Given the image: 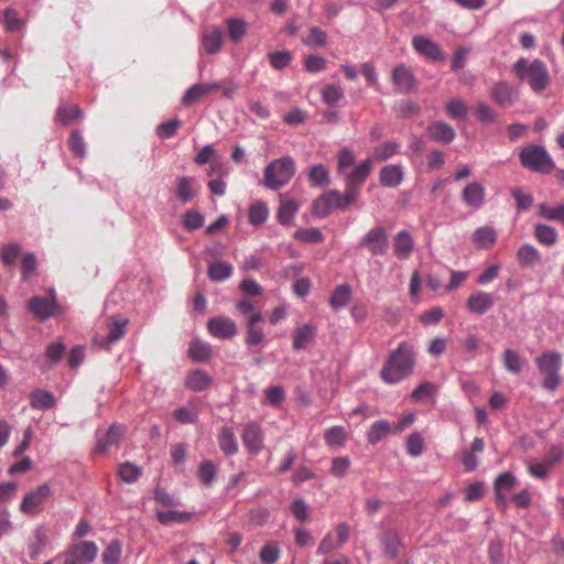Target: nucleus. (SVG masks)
<instances>
[{
    "label": "nucleus",
    "mask_w": 564,
    "mask_h": 564,
    "mask_svg": "<svg viewBox=\"0 0 564 564\" xmlns=\"http://www.w3.org/2000/svg\"><path fill=\"white\" fill-rule=\"evenodd\" d=\"M21 253V246L18 242L6 245L1 248L0 259L7 267H13Z\"/></svg>",
    "instance_id": "nucleus-52"
},
{
    "label": "nucleus",
    "mask_w": 564,
    "mask_h": 564,
    "mask_svg": "<svg viewBox=\"0 0 564 564\" xmlns=\"http://www.w3.org/2000/svg\"><path fill=\"white\" fill-rule=\"evenodd\" d=\"M426 133L430 139L444 144L451 143L456 137V132L453 127L444 121L432 122L427 127Z\"/></svg>",
    "instance_id": "nucleus-23"
},
{
    "label": "nucleus",
    "mask_w": 564,
    "mask_h": 564,
    "mask_svg": "<svg viewBox=\"0 0 564 564\" xmlns=\"http://www.w3.org/2000/svg\"><path fill=\"white\" fill-rule=\"evenodd\" d=\"M207 328L209 333L219 339H229L236 336L237 325L227 316H216L208 321Z\"/></svg>",
    "instance_id": "nucleus-13"
},
{
    "label": "nucleus",
    "mask_w": 564,
    "mask_h": 564,
    "mask_svg": "<svg viewBox=\"0 0 564 564\" xmlns=\"http://www.w3.org/2000/svg\"><path fill=\"white\" fill-rule=\"evenodd\" d=\"M400 144L395 141H388L375 149L373 155L379 161H387L399 153Z\"/></svg>",
    "instance_id": "nucleus-55"
},
{
    "label": "nucleus",
    "mask_w": 564,
    "mask_h": 564,
    "mask_svg": "<svg viewBox=\"0 0 564 564\" xmlns=\"http://www.w3.org/2000/svg\"><path fill=\"white\" fill-rule=\"evenodd\" d=\"M224 36L220 26L206 28L200 36V50L208 55L217 54L223 47Z\"/></svg>",
    "instance_id": "nucleus-12"
},
{
    "label": "nucleus",
    "mask_w": 564,
    "mask_h": 564,
    "mask_svg": "<svg viewBox=\"0 0 564 564\" xmlns=\"http://www.w3.org/2000/svg\"><path fill=\"white\" fill-rule=\"evenodd\" d=\"M445 108L448 116L453 119H465L467 117V106L459 98L451 99Z\"/></svg>",
    "instance_id": "nucleus-60"
},
{
    "label": "nucleus",
    "mask_w": 564,
    "mask_h": 564,
    "mask_svg": "<svg viewBox=\"0 0 564 564\" xmlns=\"http://www.w3.org/2000/svg\"><path fill=\"white\" fill-rule=\"evenodd\" d=\"M539 371L543 375L542 387L554 392L561 384L562 355L554 350H546L535 359Z\"/></svg>",
    "instance_id": "nucleus-5"
},
{
    "label": "nucleus",
    "mask_w": 564,
    "mask_h": 564,
    "mask_svg": "<svg viewBox=\"0 0 564 564\" xmlns=\"http://www.w3.org/2000/svg\"><path fill=\"white\" fill-rule=\"evenodd\" d=\"M72 153L77 158H85L87 153L86 142L79 130H73L68 140Z\"/></svg>",
    "instance_id": "nucleus-51"
},
{
    "label": "nucleus",
    "mask_w": 564,
    "mask_h": 564,
    "mask_svg": "<svg viewBox=\"0 0 564 564\" xmlns=\"http://www.w3.org/2000/svg\"><path fill=\"white\" fill-rule=\"evenodd\" d=\"M414 50L425 58L437 62L443 61L445 55L442 53L438 44L424 35H416L412 39Z\"/></svg>",
    "instance_id": "nucleus-15"
},
{
    "label": "nucleus",
    "mask_w": 564,
    "mask_h": 564,
    "mask_svg": "<svg viewBox=\"0 0 564 564\" xmlns=\"http://www.w3.org/2000/svg\"><path fill=\"white\" fill-rule=\"evenodd\" d=\"M539 215L547 220L564 223V203L555 207L541 203L539 205Z\"/></svg>",
    "instance_id": "nucleus-48"
},
{
    "label": "nucleus",
    "mask_w": 564,
    "mask_h": 564,
    "mask_svg": "<svg viewBox=\"0 0 564 564\" xmlns=\"http://www.w3.org/2000/svg\"><path fill=\"white\" fill-rule=\"evenodd\" d=\"M351 299V288L348 284L337 285L330 294L329 305L339 310L348 305Z\"/></svg>",
    "instance_id": "nucleus-36"
},
{
    "label": "nucleus",
    "mask_w": 564,
    "mask_h": 564,
    "mask_svg": "<svg viewBox=\"0 0 564 564\" xmlns=\"http://www.w3.org/2000/svg\"><path fill=\"white\" fill-rule=\"evenodd\" d=\"M204 220V215L197 210H188L183 216V225L189 231L202 228Z\"/></svg>",
    "instance_id": "nucleus-63"
},
{
    "label": "nucleus",
    "mask_w": 564,
    "mask_h": 564,
    "mask_svg": "<svg viewBox=\"0 0 564 564\" xmlns=\"http://www.w3.org/2000/svg\"><path fill=\"white\" fill-rule=\"evenodd\" d=\"M128 325V318L123 316H116L109 324L108 334L105 337V343L111 345L123 337L126 327Z\"/></svg>",
    "instance_id": "nucleus-35"
},
{
    "label": "nucleus",
    "mask_w": 564,
    "mask_h": 564,
    "mask_svg": "<svg viewBox=\"0 0 564 564\" xmlns=\"http://www.w3.org/2000/svg\"><path fill=\"white\" fill-rule=\"evenodd\" d=\"M241 440L249 453L258 455L264 447V436L260 424L249 422L245 425Z\"/></svg>",
    "instance_id": "nucleus-11"
},
{
    "label": "nucleus",
    "mask_w": 564,
    "mask_h": 564,
    "mask_svg": "<svg viewBox=\"0 0 564 564\" xmlns=\"http://www.w3.org/2000/svg\"><path fill=\"white\" fill-rule=\"evenodd\" d=\"M299 210V204L293 199H282L279 210L278 219L282 225H290Z\"/></svg>",
    "instance_id": "nucleus-42"
},
{
    "label": "nucleus",
    "mask_w": 564,
    "mask_h": 564,
    "mask_svg": "<svg viewBox=\"0 0 564 564\" xmlns=\"http://www.w3.org/2000/svg\"><path fill=\"white\" fill-rule=\"evenodd\" d=\"M360 246L368 248L372 256H384L389 249V239L386 229L381 226L372 227L361 238Z\"/></svg>",
    "instance_id": "nucleus-10"
},
{
    "label": "nucleus",
    "mask_w": 564,
    "mask_h": 564,
    "mask_svg": "<svg viewBox=\"0 0 564 564\" xmlns=\"http://www.w3.org/2000/svg\"><path fill=\"white\" fill-rule=\"evenodd\" d=\"M268 59L273 69L282 70L292 62V53L288 50L273 51L268 54Z\"/></svg>",
    "instance_id": "nucleus-46"
},
{
    "label": "nucleus",
    "mask_w": 564,
    "mask_h": 564,
    "mask_svg": "<svg viewBox=\"0 0 564 564\" xmlns=\"http://www.w3.org/2000/svg\"><path fill=\"white\" fill-rule=\"evenodd\" d=\"M414 249V239L409 230H400L393 237V253L398 259H408Z\"/></svg>",
    "instance_id": "nucleus-20"
},
{
    "label": "nucleus",
    "mask_w": 564,
    "mask_h": 564,
    "mask_svg": "<svg viewBox=\"0 0 564 564\" xmlns=\"http://www.w3.org/2000/svg\"><path fill=\"white\" fill-rule=\"evenodd\" d=\"M534 237L541 245L552 247L556 243L558 234L554 227L539 223L534 225Z\"/></svg>",
    "instance_id": "nucleus-34"
},
{
    "label": "nucleus",
    "mask_w": 564,
    "mask_h": 564,
    "mask_svg": "<svg viewBox=\"0 0 564 564\" xmlns=\"http://www.w3.org/2000/svg\"><path fill=\"white\" fill-rule=\"evenodd\" d=\"M216 465L212 460H204L198 470L200 481L206 486H212L216 478Z\"/></svg>",
    "instance_id": "nucleus-62"
},
{
    "label": "nucleus",
    "mask_w": 564,
    "mask_h": 564,
    "mask_svg": "<svg viewBox=\"0 0 564 564\" xmlns=\"http://www.w3.org/2000/svg\"><path fill=\"white\" fill-rule=\"evenodd\" d=\"M194 177L191 176H181L176 180L175 195L182 203H187L194 198Z\"/></svg>",
    "instance_id": "nucleus-37"
},
{
    "label": "nucleus",
    "mask_w": 564,
    "mask_h": 564,
    "mask_svg": "<svg viewBox=\"0 0 564 564\" xmlns=\"http://www.w3.org/2000/svg\"><path fill=\"white\" fill-rule=\"evenodd\" d=\"M373 169V160L366 158L356 164L352 150L343 148L337 153V174L345 183V191L328 189L312 203V214L325 218L334 210H347L360 197V189Z\"/></svg>",
    "instance_id": "nucleus-1"
},
{
    "label": "nucleus",
    "mask_w": 564,
    "mask_h": 564,
    "mask_svg": "<svg viewBox=\"0 0 564 564\" xmlns=\"http://www.w3.org/2000/svg\"><path fill=\"white\" fill-rule=\"evenodd\" d=\"M126 431L124 425L122 424H112L108 431L104 434L97 433V444L96 452L100 454H105L109 451L111 446H118L121 437L123 436Z\"/></svg>",
    "instance_id": "nucleus-14"
},
{
    "label": "nucleus",
    "mask_w": 564,
    "mask_h": 564,
    "mask_svg": "<svg viewBox=\"0 0 564 564\" xmlns=\"http://www.w3.org/2000/svg\"><path fill=\"white\" fill-rule=\"evenodd\" d=\"M513 72L520 79L527 80L535 93L544 90L549 84L547 68L540 59L528 62L524 58H520L513 65Z\"/></svg>",
    "instance_id": "nucleus-4"
},
{
    "label": "nucleus",
    "mask_w": 564,
    "mask_h": 564,
    "mask_svg": "<svg viewBox=\"0 0 564 564\" xmlns=\"http://www.w3.org/2000/svg\"><path fill=\"white\" fill-rule=\"evenodd\" d=\"M31 406L35 410L45 411L55 406L56 400L52 392L37 389L30 394Z\"/></svg>",
    "instance_id": "nucleus-32"
},
{
    "label": "nucleus",
    "mask_w": 564,
    "mask_h": 564,
    "mask_svg": "<svg viewBox=\"0 0 564 564\" xmlns=\"http://www.w3.org/2000/svg\"><path fill=\"white\" fill-rule=\"evenodd\" d=\"M436 386L430 381H423L411 393L414 402H421L424 399L432 398L436 393Z\"/></svg>",
    "instance_id": "nucleus-57"
},
{
    "label": "nucleus",
    "mask_w": 564,
    "mask_h": 564,
    "mask_svg": "<svg viewBox=\"0 0 564 564\" xmlns=\"http://www.w3.org/2000/svg\"><path fill=\"white\" fill-rule=\"evenodd\" d=\"M269 216V209L263 202H257L251 205L249 209V223L253 226H260L264 224Z\"/></svg>",
    "instance_id": "nucleus-45"
},
{
    "label": "nucleus",
    "mask_w": 564,
    "mask_h": 564,
    "mask_svg": "<svg viewBox=\"0 0 564 564\" xmlns=\"http://www.w3.org/2000/svg\"><path fill=\"white\" fill-rule=\"evenodd\" d=\"M308 181L313 187H324L329 184V172L324 164H315L308 173Z\"/></svg>",
    "instance_id": "nucleus-40"
},
{
    "label": "nucleus",
    "mask_w": 564,
    "mask_h": 564,
    "mask_svg": "<svg viewBox=\"0 0 564 564\" xmlns=\"http://www.w3.org/2000/svg\"><path fill=\"white\" fill-rule=\"evenodd\" d=\"M189 357L198 362H204L210 357V346L206 343L194 340L188 348Z\"/></svg>",
    "instance_id": "nucleus-50"
},
{
    "label": "nucleus",
    "mask_w": 564,
    "mask_h": 564,
    "mask_svg": "<svg viewBox=\"0 0 564 564\" xmlns=\"http://www.w3.org/2000/svg\"><path fill=\"white\" fill-rule=\"evenodd\" d=\"M345 97L344 89L335 84H327L321 91L322 101L328 106H335Z\"/></svg>",
    "instance_id": "nucleus-43"
},
{
    "label": "nucleus",
    "mask_w": 564,
    "mask_h": 564,
    "mask_svg": "<svg viewBox=\"0 0 564 564\" xmlns=\"http://www.w3.org/2000/svg\"><path fill=\"white\" fill-rule=\"evenodd\" d=\"M181 126L182 121L177 118L162 122L156 127V134L162 140L171 139Z\"/></svg>",
    "instance_id": "nucleus-56"
},
{
    "label": "nucleus",
    "mask_w": 564,
    "mask_h": 564,
    "mask_svg": "<svg viewBox=\"0 0 564 564\" xmlns=\"http://www.w3.org/2000/svg\"><path fill=\"white\" fill-rule=\"evenodd\" d=\"M212 377L205 370L196 369L187 375L185 386L192 391L202 392L212 384Z\"/></svg>",
    "instance_id": "nucleus-28"
},
{
    "label": "nucleus",
    "mask_w": 564,
    "mask_h": 564,
    "mask_svg": "<svg viewBox=\"0 0 564 564\" xmlns=\"http://www.w3.org/2000/svg\"><path fill=\"white\" fill-rule=\"evenodd\" d=\"M348 434L344 426L335 425L324 432V440L328 447L333 449L343 448L347 443Z\"/></svg>",
    "instance_id": "nucleus-30"
},
{
    "label": "nucleus",
    "mask_w": 564,
    "mask_h": 564,
    "mask_svg": "<svg viewBox=\"0 0 564 564\" xmlns=\"http://www.w3.org/2000/svg\"><path fill=\"white\" fill-rule=\"evenodd\" d=\"M218 445L221 452L227 456L238 453L239 445L232 427L224 426L218 434Z\"/></svg>",
    "instance_id": "nucleus-27"
},
{
    "label": "nucleus",
    "mask_w": 564,
    "mask_h": 564,
    "mask_svg": "<svg viewBox=\"0 0 564 564\" xmlns=\"http://www.w3.org/2000/svg\"><path fill=\"white\" fill-rule=\"evenodd\" d=\"M259 556L263 564H275L280 557V549L275 544L267 543L261 547Z\"/></svg>",
    "instance_id": "nucleus-64"
},
{
    "label": "nucleus",
    "mask_w": 564,
    "mask_h": 564,
    "mask_svg": "<svg viewBox=\"0 0 564 564\" xmlns=\"http://www.w3.org/2000/svg\"><path fill=\"white\" fill-rule=\"evenodd\" d=\"M98 545L94 541H79L72 543L57 555L63 557V564H91L98 556Z\"/></svg>",
    "instance_id": "nucleus-7"
},
{
    "label": "nucleus",
    "mask_w": 564,
    "mask_h": 564,
    "mask_svg": "<svg viewBox=\"0 0 564 564\" xmlns=\"http://www.w3.org/2000/svg\"><path fill=\"white\" fill-rule=\"evenodd\" d=\"M327 33L318 26H311L308 35L303 39V43L310 47H324L327 44Z\"/></svg>",
    "instance_id": "nucleus-47"
},
{
    "label": "nucleus",
    "mask_w": 564,
    "mask_h": 564,
    "mask_svg": "<svg viewBox=\"0 0 564 564\" xmlns=\"http://www.w3.org/2000/svg\"><path fill=\"white\" fill-rule=\"evenodd\" d=\"M424 451V440L419 432L409 435L406 440V452L412 457H419Z\"/></svg>",
    "instance_id": "nucleus-59"
},
{
    "label": "nucleus",
    "mask_w": 564,
    "mask_h": 564,
    "mask_svg": "<svg viewBox=\"0 0 564 564\" xmlns=\"http://www.w3.org/2000/svg\"><path fill=\"white\" fill-rule=\"evenodd\" d=\"M517 482L518 479L512 473L505 471L498 475L497 478L495 479L494 490L495 492H508L516 487Z\"/></svg>",
    "instance_id": "nucleus-49"
},
{
    "label": "nucleus",
    "mask_w": 564,
    "mask_h": 564,
    "mask_svg": "<svg viewBox=\"0 0 564 564\" xmlns=\"http://www.w3.org/2000/svg\"><path fill=\"white\" fill-rule=\"evenodd\" d=\"M28 307L33 317L40 322H44L61 313V306L57 302L56 291L54 289L48 290V296L37 295L31 297Z\"/></svg>",
    "instance_id": "nucleus-8"
},
{
    "label": "nucleus",
    "mask_w": 564,
    "mask_h": 564,
    "mask_svg": "<svg viewBox=\"0 0 564 564\" xmlns=\"http://www.w3.org/2000/svg\"><path fill=\"white\" fill-rule=\"evenodd\" d=\"M491 97L499 106L506 108L514 104L517 93L507 82H499L492 87Z\"/></svg>",
    "instance_id": "nucleus-24"
},
{
    "label": "nucleus",
    "mask_w": 564,
    "mask_h": 564,
    "mask_svg": "<svg viewBox=\"0 0 564 564\" xmlns=\"http://www.w3.org/2000/svg\"><path fill=\"white\" fill-rule=\"evenodd\" d=\"M317 334V327L312 323L303 324L294 329L293 349L305 350L314 340Z\"/></svg>",
    "instance_id": "nucleus-22"
},
{
    "label": "nucleus",
    "mask_w": 564,
    "mask_h": 564,
    "mask_svg": "<svg viewBox=\"0 0 564 564\" xmlns=\"http://www.w3.org/2000/svg\"><path fill=\"white\" fill-rule=\"evenodd\" d=\"M495 304V299L490 293L485 291H474L467 300V308L476 315L486 314Z\"/></svg>",
    "instance_id": "nucleus-18"
},
{
    "label": "nucleus",
    "mask_w": 564,
    "mask_h": 564,
    "mask_svg": "<svg viewBox=\"0 0 564 564\" xmlns=\"http://www.w3.org/2000/svg\"><path fill=\"white\" fill-rule=\"evenodd\" d=\"M502 361L505 368L511 373H519L522 369L520 357L512 349H506L503 351Z\"/></svg>",
    "instance_id": "nucleus-61"
},
{
    "label": "nucleus",
    "mask_w": 564,
    "mask_h": 564,
    "mask_svg": "<svg viewBox=\"0 0 564 564\" xmlns=\"http://www.w3.org/2000/svg\"><path fill=\"white\" fill-rule=\"evenodd\" d=\"M382 544L384 546V553L390 558H395L399 554L401 540L399 534L394 530H388L382 539Z\"/></svg>",
    "instance_id": "nucleus-41"
},
{
    "label": "nucleus",
    "mask_w": 564,
    "mask_h": 564,
    "mask_svg": "<svg viewBox=\"0 0 564 564\" xmlns=\"http://www.w3.org/2000/svg\"><path fill=\"white\" fill-rule=\"evenodd\" d=\"M497 241V231L490 226L478 227L473 235V242L478 249H489Z\"/></svg>",
    "instance_id": "nucleus-29"
},
{
    "label": "nucleus",
    "mask_w": 564,
    "mask_h": 564,
    "mask_svg": "<svg viewBox=\"0 0 564 564\" xmlns=\"http://www.w3.org/2000/svg\"><path fill=\"white\" fill-rule=\"evenodd\" d=\"M519 160L523 167L539 173H549L554 167V161L543 145L529 144L519 152Z\"/></svg>",
    "instance_id": "nucleus-6"
},
{
    "label": "nucleus",
    "mask_w": 564,
    "mask_h": 564,
    "mask_svg": "<svg viewBox=\"0 0 564 564\" xmlns=\"http://www.w3.org/2000/svg\"><path fill=\"white\" fill-rule=\"evenodd\" d=\"M294 238L303 242H322L323 232L318 228H301L294 232Z\"/></svg>",
    "instance_id": "nucleus-58"
},
{
    "label": "nucleus",
    "mask_w": 564,
    "mask_h": 564,
    "mask_svg": "<svg viewBox=\"0 0 564 564\" xmlns=\"http://www.w3.org/2000/svg\"><path fill=\"white\" fill-rule=\"evenodd\" d=\"M52 495V488L42 484L28 491L20 503V511L26 514L37 513Z\"/></svg>",
    "instance_id": "nucleus-9"
},
{
    "label": "nucleus",
    "mask_w": 564,
    "mask_h": 564,
    "mask_svg": "<svg viewBox=\"0 0 564 564\" xmlns=\"http://www.w3.org/2000/svg\"><path fill=\"white\" fill-rule=\"evenodd\" d=\"M118 475L122 481L133 484L140 478L141 469L137 465L126 462L119 466Z\"/></svg>",
    "instance_id": "nucleus-53"
},
{
    "label": "nucleus",
    "mask_w": 564,
    "mask_h": 564,
    "mask_svg": "<svg viewBox=\"0 0 564 564\" xmlns=\"http://www.w3.org/2000/svg\"><path fill=\"white\" fill-rule=\"evenodd\" d=\"M192 514L187 511L177 510H158L156 518L160 523L170 525L172 523H185L191 519Z\"/></svg>",
    "instance_id": "nucleus-39"
},
{
    "label": "nucleus",
    "mask_w": 564,
    "mask_h": 564,
    "mask_svg": "<svg viewBox=\"0 0 564 564\" xmlns=\"http://www.w3.org/2000/svg\"><path fill=\"white\" fill-rule=\"evenodd\" d=\"M415 351L412 344L402 341L390 352L380 377L388 384H397L408 378L414 369Z\"/></svg>",
    "instance_id": "nucleus-2"
},
{
    "label": "nucleus",
    "mask_w": 564,
    "mask_h": 564,
    "mask_svg": "<svg viewBox=\"0 0 564 564\" xmlns=\"http://www.w3.org/2000/svg\"><path fill=\"white\" fill-rule=\"evenodd\" d=\"M391 432V424L388 420L373 422L367 431V440L370 444L379 443Z\"/></svg>",
    "instance_id": "nucleus-38"
},
{
    "label": "nucleus",
    "mask_w": 564,
    "mask_h": 564,
    "mask_svg": "<svg viewBox=\"0 0 564 564\" xmlns=\"http://www.w3.org/2000/svg\"><path fill=\"white\" fill-rule=\"evenodd\" d=\"M56 119L64 126H69L75 121L84 119L83 110L75 104L61 102L56 109Z\"/></svg>",
    "instance_id": "nucleus-26"
},
{
    "label": "nucleus",
    "mask_w": 564,
    "mask_h": 564,
    "mask_svg": "<svg viewBox=\"0 0 564 564\" xmlns=\"http://www.w3.org/2000/svg\"><path fill=\"white\" fill-rule=\"evenodd\" d=\"M199 406L194 400H189L185 406L173 412V417L181 424H193L198 420Z\"/></svg>",
    "instance_id": "nucleus-31"
},
{
    "label": "nucleus",
    "mask_w": 564,
    "mask_h": 564,
    "mask_svg": "<svg viewBox=\"0 0 564 564\" xmlns=\"http://www.w3.org/2000/svg\"><path fill=\"white\" fill-rule=\"evenodd\" d=\"M486 199V189L478 182L468 183L462 192L464 204L475 210L482 207Z\"/></svg>",
    "instance_id": "nucleus-17"
},
{
    "label": "nucleus",
    "mask_w": 564,
    "mask_h": 564,
    "mask_svg": "<svg viewBox=\"0 0 564 564\" xmlns=\"http://www.w3.org/2000/svg\"><path fill=\"white\" fill-rule=\"evenodd\" d=\"M517 260L522 269H533L542 261V254L531 243H523L517 250Z\"/></svg>",
    "instance_id": "nucleus-21"
},
{
    "label": "nucleus",
    "mask_w": 564,
    "mask_h": 564,
    "mask_svg": "<svg viewBox=\"0 0 564 564\" xmlns=\"http://www.w3.org/2000/svg\"><path fill=\"white\" fill-rule=\"evenodd\" d=\"M296 172L295 161L285 155L271 161L263 171V184L271 191L284 187Z\"/></svg>",
    "instance_id": "nucleus-3"
},
{
    "label": "nucleus",
    "mask_w": 564,
    "mask_h": 564,
    "mask_svg": "<svg viewBox=\"0 0 564 564\" xmlns=\"http://www.w3.org/2000/svg\"><path fill=\"white\" fill-rule=\"evenodd\" d=\"M227 26L228 36L235 43L239 42L247 31L246 22L241 19L229 18L227 20Z\"/></svg>",
    "instance_id": "nucleus-54"
},
{
    "label": "nucleus",
    "mask_w": 564,
    "mask_h": 564,
    "mask_svg": "<svg viewBox=\"0 0 564 564\" xmlns=\"http://www.w3.org/2000/svg\"><path fill=\"white\" fill-rule=\"evenodd\" d=\"M122 554V544L118 539L110 541L104 550L101 557L104 564H118Z\"/></svg>",
    "instance_id": "nucleus-44"
},
{
    "label": "nucleus",
    "mask_w": 564,
    "mask_h": 564,
    "mask_svg": "<svg viewBox=\"0 0 564 564\" xmlns=\"http://www.w3.org/2000/svg\"><path fill=\"white\" fill-rule=\"evenodd\" d=\"M392 83L399 93H409L414 89L416 78L412 70L404 64L395 66L392 70Z\"/></svg>",
    "instance_id": "nucleus-16"
},
{
    "label": "nucleus",
    "mask_w": 564,
    "mask_h": 564,
    "mask_svg": "<svg viewBox=\"0 0 564 564\" xmlns=\"http://www.w3.org/2000/svg\"><path fill=\"white\" fill-rule=\"evenodd\" d=\"M404 180V172L399 164H388L380 170L379 181L382 186L398 187Z\"/></svg>",
    "instance_id": "nucleus-25"
},
{
    "label": "nucleus",
    "mask_w": 564,
    "mask_h": 564,
    "mask_svg": "<svg viewBox=\"0 0 564 564\" xmlns=\"http://www.w3.org/2000/svg\"><path fill=\"white\" fill-rule=\"evenodd\" d=\"M234 272V268L229 262L226 261H214L208 265V278L212 281L223 282L228 280Z\"/></svg>",
    "instance_id": "nucleus-33"
},
{
    "label": "nucleus",
    "mask_w": 564,
    "mask_h": 564,
    "mask_svg": "<svg viewBox=\"0 0 564 564\" xmlns=\"http://www.w3.org/2000/svg\"><path fill=\"white\" fill-rule=\"evenodd\" d=\"M264 323V317L261 312L256 314H251V316L247 319V337L246 343L249 346H258L264 339V333L262 329V324Z\"/></svg>",
    "instance_id": "nucleus-19"
}]
</instances>
